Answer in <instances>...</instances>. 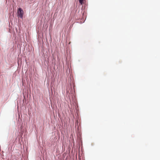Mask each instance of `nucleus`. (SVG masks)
<instances>
[{
    "label": "nucleus",
    "mask_w": 160,
    "mask_h": 160,
    "mask_svg": "<svg viewBox=\"0 0 160 160\" xmlns=\"http://www.w3.org/2000/svg\"><path fill=\"white\" fill-rule=\"evenodd\" d=\"M18 13L19 16L22 18L23 15V11L22 10L21 8H19L18 10Z\"/></svg>",
    "instance_id": "f257e3e1"
},
{
    "label": "nucleus",
    "mask_w": 160,
    "mask_h": 160,
    "mask_svg": "<svg viewBox=\"0 0 160 160\" xmlns=\"http://www.w3.org/2000/svg\"><path fill=\"white\" fill-rule=\"evenodd\" d=\"M83 0H79V2L81 5H82L83 3Z\"/></svg>",
    "instance_id": "f03ea898"
}]
</instances>
